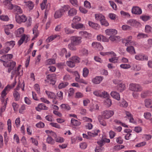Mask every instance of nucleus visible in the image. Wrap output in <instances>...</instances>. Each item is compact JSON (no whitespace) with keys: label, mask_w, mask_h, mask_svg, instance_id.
<instances>
[{"label":"nucleus","mask_w":152,"mask_h":152,"mask_svg":"<svg viewBox=\"0 0 152 152\" xmlns=\"http://www.w3.org/2000/svg\"><path fill=\"white\" fill-rule=\"evenodd\" d=\"M110 95L114 98L117 100H119L120 99V96L118 93L115 91H112L111 92Z\"/></svg>","instance_id":"aec40b11"},{"label":"nucleus","mask_w":152,"mask_h":152,"mask_svg":"<svg viewBox=\"0 0 152 152\" xmlns=\"http://www.w3.org/2000/svg\"><path fill=\"white\" fill-rule=\"evenodd\" d=\"M0 19L3 21H7L9 18L7 15H2L0 16Z\"/></svg>","instance_id":"bf43d9fd"},{"label":"nucleus","mask_w":152,"mask_h":152,"mask_svg":"<svg viewBox=\"0 0 152 152\" xmlns=\"http://www.w3.org/2000/svg\"><path fill=\"white\" fill-rule=\"evenodd\" d=\"M103 79L102 76H96L92 79V82L95 84H99Z\"/></svg>","instance_id":"4468645a"},{"label":"nucleus","mask_w":152,"mask_h":152,"mask_svg":"<svg viewBox=\"0 0 152 152\" xmlns=\"http://www.w3.org/2000/svg\"><path fill=\"white\" fill-rule=\"evenodd\" d=\"M132 12L133 14L136 15H140L142 13L141 9L137 6H135L133 7Z\"/></svg>","instance_id":"f8f14e48"},{"label":"nucleus","mask_w":152,"mask_h":152,"mask_svg":"<svg viewBox=\"0 0 152 152\" xmlns=\"http://www.w3.org/2000/svg\"><path fill=\"white\" fill-rule=\"evenodd\" d=\"M57 96L59 98V99L60 100H62L63 99V93L61 91H60L58 92L57 94Z\"/></svg>","instance_id":"680f3d73"},{"label":"nucleus","mask_w":152,"mask_h":152,"mask_svg":"<svg viewBox=\"0 0 152 152\" xmlns=\"http://www.w3.org/2000/svg\"><path fill=\"white\" fill-rule=\"evenodd\" d=\"M6 5L7 6L8 8L9 9L11 10L14 8H15L17 10L18 12L21 13L22 12V11L20 7L16 5L13 6L10 2H9L6 4Z\"/></svg>","instance_id":"9d476101"},{"label":"nucleus","mask_w":152,"mask_h":152,"mask_svg":"<svg viewBox=\"0 0 152 152\" xmlns=\"http://www.w3.org/2000/svg\"><path fill=\"white\" fill-rule=\"evenodd\" d=\"M56 142L60 143H62L64 141V139L60 137H57L55 139Z\"/></svg>","instance_id":"8fccbe9b"},{"label":"nucleus","mask_w":152,"mask_h":152,"mask_svg":"<svg viewBox=\"0 0 152 152\" xmlns=\"http://www.w3.org/2000/svg\"><path fill=\"white\" fill-rule=\"evenodd\" d=\"M55 63V61L53 59H49L47 61V64L51 65Z\"/></svg>","instance_id":"69168bd1"},{"label":"nucleus","mask_w":152,"mask_h":152,"mask_svg":"<svg viewBox=\"0 0 152 152\" xmlns=\"http://www.w3.org/2000/svg\"><path fill=\"white\" fill-rule=\"evenodd\" d=\"M129 89L132 91L137 92L140 91L142 90L141 87L139 85L134 83L130 84Z\"/></svg>","instance_id":"39448f33"},{"label":"nucleus","mask_w":152,"mask_h":152,"mask_svg":"<svg viewBox=\"0 0 152 152\" xmlns=\"http://www.w3.org/2000/svg\"><path fill=\"white\" fill-rule=\"evenodd\" d=\"M63 13L60 9L56 11L54 14V17L56 18H59L61 17Z\"/></svg>","instance_id":"b1692460"},{"label":"nucleus","mask_w":152,"mask_h":152,"mask_svg":"<svg viewBox=\"0 0 152 152\" xmlns=\"http://www.w3.org/2000/svg\"><path fill=\"white\" fill-rule=\"evenodd\" d=\"M82 37L77 36H72L70 38L71 42L75 45H78L81 42Z\"/></svg>","instance_id":"423d86ee"},{"label":"nucleus","mask_w":152,"mask_h":152,"mask_svg":"<svg viewBox=\"0 0 152 152\" xmlns=\"http://www.w3.org/2000/svg\"><path fill=\"white\" fill-rule=\"evenodd\" d=\"M61 107L62 108L64 109L67 110H69L70 109V107L67 104H63L61 105Z\"/></svg>","instance_id":"37998d69"},{"label":"nucleus","mask_w":152,"mask_h":152,"mask_svg":"<svg viewBox=\"0 0 152 152\" xmlns=\"http://www.w3.org/2000/svg\"><path fill=\"white\" fill-rule=\"evenodd\" d=\"M70 7L68 5H65L60 10L62 12L64 13V12H66L69 11V9Z\"/></svg>","instance_id":"a878e982"},{"label":"nucleus","mask_w":152,"mask_h":152,"mask_svg":"<svg viewBox=\"0 0 152 152\" xmlns=\"http://www.w3.org/2000/svg\"><path fill=\"white\" fill-rule=\"evenodd\" d=\"M140 18L142 19L144 21H146L149 20L150 19L151 17L149 16L144 15L141 16Z\"/></svg>","instance_id":"13d9d810"},{"label":"nucleus","mask_w":152,"mask_h":152,"mask_svg":"<svg viewBox=\"0 0 152 152\" xmlns=\"http://www.w3.org/2000/svg\"><path fill=\"white\" fill-rule=\"evenodd\" d=\"M89 73V70L86 68H84L83 70V76L84 77H86Z\"/></svg>","instance_id":"ea45409f"},{"label":"nucleus","mask_w":152,"mask_h":152,"mask_svg":"<svg viewBox=\"0 0 152 152\" xmlns=\"http://www.w3.org/2000/svg\"><path fill=\"white\" fill-rule=\"evenodd\" d=\"M67 51L65 48H63L60 53V55L61 56H63L66 54Z\"/></svg>","instance_id":"774afa93"},{"label":"nucleus","mask_w":152,"mask_h":152,"mask_svg":"<svg viewBox=\"0 0 152 152\" xmlns=\"http://www.w3.org/2000/svg\"><path fill=\"white\" fill-rule=\"evenodd\" d=\"M10 86L8 85H7L2 91L1 93V96H5L7 93L8 92L10 89Z\"/></svg>","instance_id":"4be33fe9"},{"label":"nucleus","mask_w":152,"mask_h":152,"mask_svg":"<svg viewBox=\"0 0 152 152\" xmlns=\"http://www.w3.org/2000/svg\"><path fill=\"white\" fill-rule=\"evenodd\" d=\"M67 13L69 17H73L76 14L77 10L74 8L70 7Z\"/></svg>","instance_id":"dca6fc26"},{"label":"nucleus","mask_w":152,"mask_h":152,"mask_svg":"<svg viewBox=\"0 0 152 152\" xmlns=\"http://www.w3.org/2000/svg\"><path fill=\"white\" fill-rule=\"evenodd\" d=\"M5 44L6 47L8 46L10 48H12L15 45V42L13 41L7 42Z\"/></svg>","instance_id":"c85d7f7f"},{"label":"nucleus","mask_w":152,"mask_h":152,"mask_svg":"<svg viewBox=\"0 0 152 152\" xmlns=\"http://www.w3.org/2000/svg\"><path fill=\"white\" fill-rule=\"evenodd\" d=\"M67 65L71 67H73L75 66V64L70 59V60L67 61L66 63Z\"/></svg>","instance_id":"de8ad7c7"},{"label":"nucleus","mask_w":152,"mask_h":152,"mask_svg":"<svg viewBox=\"0 0 152 152\" xmlns=\"http://www.w3.org/2000/svg\"><path fill=\"white\" fill-rule=\"evenodd\" d=\"M122 28L124 30H131V27L129 26L125 25L122 26Z\"/></svg>","instance_id":"052dcab7"},{"label":"nucleus","mask_w":152,"mask_h":152,"mask_svg":"<svg viewBox=\"0 0 152 152\" xmlns=\"http://www.w3.org/2000/svg\"><path fill=\"white\" fill-rule=\"evenodd\" d=\"M76 45H75L71 42L68 45V47L71 50H76V48L75 47Z\"/></svg>","instance_id":"72a5a7b5"},{"label":"nucleus","mask_w":152,"mask_h":152,"mask_svg":"<svg viewBox=\"0 0 152 152\" xmlns=\"http://www.w3.org/2000/svg\"><path fill=\"white\" fill-rule=\"evenodd\" d=\"M111 100L109 98H107L106 99V100L104 101V104L107 107H110L111 105Z\"/></svg>","instance_id":"f704fd0d"},{"label":"nucleus","mask_w":152,"mask_h":152,"mask_svg":"<svg viewBox=\"0 0 152 152\" xmlns=\"http://www.w3.org/2000/svg\"><path fill=\"white\" fill-rule=\"evenodd\" d=\"M93 94L97 96L105 98L108 97L109 95L105 91L101 92L100 91H93Z\"/></svg>","instance_id":"20e7f679"},{"label":"nucleus","mask_w":152,"mask_h":152,"mask_svg":"<svg viewBox=\"0 0 152 152\" xmlns=\"http://www.w3.org/2000/svg\"><path fill=\"white\" fill-rule=\"evenodd\" d=\"M36 126L38 128H43L45 126V124L43 123L42 122H40L36 124Z\"/></svg>","instance_id":"0e129e2a"},{"label":"nucleus","mask_w":152,"mask_h":152,"mask_svg":"<svg viewBox=\"0 0 152 152\" xmlns=\"http://www.w3.org/2000/svg\"><path fill=\"white\" fill-rule=\"evenodd\" d=\"M7 124L8 125V129L9 132H10L11 129V121L10 119H8V120Z\"/></svg>","instance_id":"864d4df0"},{"label":"nucleus","mask_w":152,"mask_h":152,"mask_svg":"<svg viewBox=\"0 0 152 152\" xmlns=\"http://www.w3.org/2000/svg\"><path fill=\"white\" fill-rule=\"evenodd\" d=\"M100 23L102 25L105 26H108L109 25V23L106 20L105 17H104V18H103L102 20L100 22Z\"/></svg>","instance_id":"a18cd8bd"},{"label":"nucleus","mask_w":152,"mask_h":152,"mask_svg":"<svg viewBox=\"0 0 152 152\" xmlns=\"http://www.w3.org/2000/svg\"><path fill=\"white\" fill-rule=\"evenodd\" d=\"M69 83L67 82H65L64 83H60L58 86V88L59 89H62L65 87L67 86Z\"/></svg>","instance_id":"58836bf2"},{"label":"nucleus","mask_w":152,"mask_h":152,"mask_svg":"<svg viewBox=\"0 0 152 152\" xmlns=\"http://www.w3.org/2000/svg\"><path fill=\"white\" fill-rule=\"evenodd\" d=\"M13 56L12 54H8L3 56L1 57V59H0V61L3 62V65L6 67H8V72L10 73L12 70L14 68L16 63L14 61H12L9 62L7 61L10 60L12 58Z\"/></svg>","instance_id":"f257e3e1"},{"label":"nucleus","mask_w":152,"mask_h":152,"mask_svg":"<svg viewBox=\"0 0 152 152\" xmlns=\"http://www.w3.org/2000/svg\"><path fill=\"white\" fill-rule=\"evenodd\" d=\"M45 92L48 98L52 99H56L57 96L54 93L47 91H45Z\"/></svg>","instance_id":"412c9836"},{"label":"nucleus","mask_w":152,"mask_h":152,"mask_svg":"<svg viewBox=\"0 0 152 152\" xmlns=\"http://www.w3.org/2000/svg\"><path fill=\"white\" fill-rule=\"evenodd\" d=\"M70 59L75 64L78 63L80 62V58L76 56H72Z\"/></svg>","instance_id":"cd10ccee"},{"label":"nucleus","mask_w":152,"mask_h":152,"mask_svg":"<svg viewBox=\"0 0 152 152\" xmlns=\"http://www.w3.org/2000/svg\"><path fill=\"white\" fill-rule=\"evenodd\" d=\"M127 23L132 27H137L140 25V23L134 19H130L127 20Z\"/></svg>","instance_id":"1a4fd4ad"},{"label":"nucleus","mask_w":152,"mask_h":152,"mask_svg":"<svg viewBox=\"0 0 152 152\" xmlns=\"http://www.w3.org/2000/svg\"><path fill=\"white\" fill-rule=\"evenodd\" d=\"M64 31L67 34H71L74 32V31L71 30L68 28H66L64 29Z\"/></svg>","instance_id":"c03bdc74"},{"label":"nucleus","mask_w":152,"mask_h":152,"mask_svg":"<svg viewBox=\"0 0 152 152\" xmlns=\"http://www.w3.org/2000/svg\"><path fill=\"white\" fill-rule=\"evenodd\" d=\"M10 49V47H7L5 50L2 49L0 50V54H5L7 53L9 51Z\"/></svg>","instance_id":"a19ab883"},{"label":"nucleus","mask_w":152,"mask_h":152,"mask_svg":"<svg viewBox=\"0 0 152 152\" xmlns=\"http://www.w3.org/2000/svg\"><path fill=\"white\" fill-rule=\"evenodd\" d=\"M71 26L73 28L76 29H79L85 27L84 25L81 23H79L75 24L72 23L71 24Z\"/></svg>","instance_id":"a211bd4d"},{"label":"nucleus","mask_w":152,"mask_h":152,"mask_svg":"<svg viewBox=\"0 0 152 152\" xmlns=\"http://www.w3.org/2000/svg\"><path fill=\"white\" fill-rule=\"evenodd\" d=\"M126 50L127 52L131 54H135L136 53L134 48L132 46H128Z\"/></svg>","instance_id":"5701e85b"},{"label":"nucleus","mask_w":152,"mask_h":152,"mask_svg":"<svg viewBox=\"0 0 152 152\" xmlns=\"http://www.w3.org/2000/svg\"><path fill=\"white\" fill-rule=\"evenodd\" d=\"M117 143L118 144H121L123 143V140L121 137H119L116 138V140Z\"/></svg>","instance_id":"3c124183"},{"label":"nucleus","mask_w":152,"mask_h":152,"mask_svg":"<svg viewBox=\"0 0 152 152\" xmlns=\"http://www.w3.org/2000/svg\"><path fill=\"white\" fill-rule=\"evenodd\" d=\"M110 54L112 55V57L109 59V61L113 63H116L117 62L118 58L116 57V55L113 51L110 52Z\"/></svg>","instance_id":"9b49d317"},{"label":"nucleus","mask_w":152,"mask_h":152,"mask_svg":"<svg viewBox=\"0 0 152 152\" xmlns=\"http://www.w3.org/2000/svg\"><path fill=\"white\" fill-rule=\"evenodd\" d=\"M106 34L107 35L116 34H117V31L115 29H108L105 30Z\"/></svg>","instance_id":"6ab92c4d"},{"label":"nucleus","mask_w":152,"mask_h":152,"mask_svg":"<svg viewBox=\"0 0 152 152\" xmlns=\"http://www.w3.org/2000/svg\"><path fill=\"white\" fill-rule=\"evenodd\" d=\"M122 42L123 43H125V45L128 46L129 45H132V44H130L129 43V40H127V39H122Z\"/></svg>","instance_id":"5fc2aeb1"},{"label":"nucleus","mask_w":152,"mask_h":152,"mask_svg":"<svg viewBox=\"0 0 152 152\" xmlns=\"http://www.w3.org/2000/svg\"><path fill=\"white\" fill-rule=\"evenodd\" d=\"M132 135L130 133H127L125 137V138L126 140H132Z\"/></svg>","instance_id":"e2e57ef3"},{"label":"nucleus","mask_w":152,"mask_h":152,"mask_svg":"<svg viewBox=\"0 0 152 152\" xmlns=\"http://www.w3.org/2000/svg\"><path fill=\"white\" fill-rule=\"evenodd\" d=\"M109 39L112 42H117L121 40L120 37L115 35H111L109 37Z\"/></svg>","instance_id":"2eb2a0df"},{"label":"nucleus","mask_w":152,"mask_h":152,"mask_svg":"<svg viewBox=\"0 0 152 152\" xmlns=\"http://www.w3.org/2000/svg\"><path fill=\"white\" fill-rule=\"evenodd\" d=\"M38 26H35L33 29V33L35 35V37H37L38 36L39 32L38 30Z\"/></svg>","instance_id":"bb28decb"},{"label":"nucleus","mask_w":152,"mask_h":152,"mask_svg":"<svg viewBox=\"0 0 152 152\" xmlns=\"http://www.w3.org/2000/svg\"><path fill=\"white\" fill-rule=\"evenodd\" d=\"M71 123L73 125L75 126H79L80 124V121L73 118L71 120Z\"/></svg>","instance_id":"473e14b6"},{"label":"nucleus","mask_w":152,"mask_h":152,"mask_svg":"<svg viewBox=\"0 0 152 152\" xmlns=\"http://www.w3.org/2000/svg\"><path fill=\"white\" fill-rule=\"evenodd\" d=\"M120 67L121 68L126 69L130 68L131 66L128 64H121Z\"/></svg>","instance_id":"79ce46f5"},{"label":"nucleus","mask_w":152,"mask_h":152,"mask_svg":"<svg viewBox=\"0 0 152 152\" xmlns=\"http://www.w3.org/2000/svg\"><path fill=\"white\" fill-rule=\"evenodd\" d=\"M114 113V111L110 110H106L103 111L102 116L105 119H108L112 116Z\"/></svg>","instance_id":"6e6552de"},{"label":"nucleus","mask_w":152,"mask_h":152,"mask_svg":"<svg viewBox=\"0 0 152 152\" xmlns=\"http://www.w3.org/2000/svg\"><path fill=\"white\" fill-rule=\"evenodd\" d=\"M135 58L136 59L138 60H142L144 59V56L140 55L135 56Z\"/></svg>","instance_id":"338daca9"},{"label":"nucleus","mask_w":152,"mask_h":152,"mask_svg":"<svg viewBox=\"0 0 152 152\" xmlns=\"http://www.w3.org/2000/svg\"><path fill=\"white\" fill-rule=\"evenodd\" d=\"M151 103V99H146L145 100V105L147 107H149L150 106Z\"/></svg>","instance_id":"4c0bfd02"},{"label":"nucleus","mask_w":152,"mask_h":152,"mask_svg":"<svg viewBox=\"0 0 152 152\" xmlns=\"http://www.w3.org/2000/svg\"><path fill=\"white\" fill-rule=\"evenodd\" d=\"M144 116L145 119H149L151 117V114L150 113L147 112L144 113Z\"/></svg>","instance_id":"603ef678"},{"label":"nucleus","mask_w":152,"mask_h":152,"mask_svg":"<svg viewBox=\"0 0 152 152\" xmlns=\"http://www.w3.org/2000/svg\"><path fill=\"white\" fill-rule=\"evenodd\" d=\"M151 27L149 25H146L145 27V31L147 33L151 32Z\"/></svg>","instance_id":"4d7b16f0"},{"label":"nucleus","mask_w":152,"mask_h":152,"mask_svg":"<svg viewBox=\"0 0 152 152\" xmlns=\"http://www.w3.org/2000/svg\"><path fill=\"white\" fill-rule=\"evenodd\" d=\"M89 26L95 29H97L98 27V24L97 23H94L90 21H88Z\"/></svg>","instance_id":"c756f323"},{"label":"nucleus","mask_w":152,"mask_h":152,"mask_svg":"<svg viewBox=\"0 0 152 152\" xmlns=\"http://www.w3.org/2000/svg\"><path fill=\"white\" fill-rule=\"evenodd\" d=\"M15 18L16 21L18 23L20 24L25 22L27 20L26 17L24 15H16Z\"/></svg>","instance_id":"7ed1b4c3"},{"label":"nucleus","mask_w":152,"mask_h":152,"mask_svg":"<svg viewBox=\"0 0 152 152\" xmlns=\"http://www.w3.org/2000/svg\"><path fill=\"white\" fill-rule=\"evenodd\" d=\"M12 106L14 111H17L19 107V105L15 102L12 103Z\"/></svg>","instance_id":"6e6d98bb"},{"label":"nucleus","mask_w":152,"mask_h":152,"mask_svg":"<svg viewBox=\"0 0 152 152\" xmlns=\"http://www.w3.org/2000/svg\"><path fill=\"white\" fill-rule=\"evenodd\" d=\"M81 20V18L78 16H75L74 18L72 21L74 23H75L80 21Z\"/></svg>","instance_id":"49530a36"},{"label":"nucleus","mask_w":152,"mask_h":152,"mask_svg":"<svg viewBox=\"0 0 152 152\" xmlns=\"http://www.w3.org/2000/svg\"><path fill=\"white\" fill-rule=\"evenodd\" d=\"M14 96L15 101H18L20 98V95L19 93L16 91H15L13 93Z\"/></svg>","instance_id":"2f4dec72"},{"label":"nucleus","mask_w":152,"mask_h":152,"mask_svg":"<svg viewBox=\"0 0 152 152\" xmlns=\"http://www.w3.org/2000/svg\"><path fill=\"white\" fill-rule=\"evenodd\" d=\"M80 35L86 38L90 39L92 35L91 34L88 33L86 31H81L79 32Z\"/></svg>","instance_id":"f3484780"},{"label":"nucleus","mask_w":152,"mask_h":152,"mask_svg":"<svg viewBox=\"0 0 152 152\" xmlns=\"http://www.w3.org/2000/svg\"><path fill=\"white\" fill-rule=\"evenodd\" d=\"M104 17L101 14H96L95 15L96 19L97 20H99L100 22L102 20L103 18Z\"/></svg>","instance_id":"7c9ffc66"},{"label":"nucleus","mask_w":152,"mask_h":152,"mask_svg":"<svg viewBox=\"0 0 152 152\" xmlns=\"http://www.w3.org/2000/svg\"><path fill=\"white\" fill-rule=\"evenodd\" d=\"M47 143L51 145H53L55 143V141L50 136H48L46 139Z\"/></svg>","instance_id":"393cba45"},{"label":"nucleus","mask_w":152,"mask_h":152,"mask_svg":"<svg viewBox=\"0 0 152 152\" xmlns=\"http://www.w3.org/2000/svg\"><path fill=\"white\" fill-rule=\"evenodd\" d=\"M47 80L45 81L46 82L50 83V84L53 85L55 83V80L56 79V75L54 74L48 75L46 77Z\"/></svg>","instance_id":"f03ea898"},{"label":"nucleus","mask_w":152,"mask_h":152,"mask_svg":"<svg viewBox=\"0 0 152 152\" xmlns=\"http://www.w3.org/2000/svg\"><path fill=\"white\" fill-rule=\"evenodd\" d=\"M120 102V106L121 107H126L128 106V103L124 99H123Z\"/></svg>","instance_id":"e433bc0d"},{"label":"nucleus","mask_w":152,"mask_h":152,"mask_svg":"<svg viewBox=\"0 0 152 152\" xmlns=\"http://www.w3.org/2000/svg\"><path fill=\"white\" fill-rule=\"evenodd\" d=\"M26 5L30 10H32L34 7V4L32 2L30 1H28L26 2Z\"/></svg>","instance_id":"c9c22d12"},{"label":"nucleus","mask_w":152,"mask_h":152,"mask_svg":"<svg viewBox=\"0 0 152 152\" xmlns=\"http://www.w3.org/2000/svg\"><path fill=\"white\" fill-rule=\"evenodd\" d=\"M92 46L94 48L97 50H102L103 49V47L99 42H94L92 43Z\"/></svg>","instance_id":"ddd939ff"},{"label":"nucleus","mask_w":152,"mask_h":152,"mask_svg":"<svg viewBox=\"0 0 152 152\" xmlns=\"http://www.w3.org/2000/svg\"><path fill=\"white\" fill-rule=\"evenodd\" d=\"M113 83L115 84L118 83L117 86L118 90L120 92H122L126 89V86L124 83H120L118 80H115L113 81Z\"/></svg>","instance_id":"0eeeda50"},{"label":"nucleus","mask_w":152,"mask_h":152,"mask_svg":"<svg viewBox=\"0 0 152 152\" xmlns=\"http://www.w3.org/2000/svg\"><path fill=\"white\" fill-rule=\"evenodd\" d=\"M26 38V36L25 35L21 37L18 42V45L19 46L20 45L23 43L24 41L25 40Z\"/></svg>","instance_id":"09e8293b"}]
</instances>
